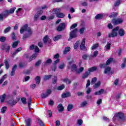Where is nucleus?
Returning <instances> with one entry per match:
<instances>
[{
	"label": "nucleus",
	"instance_id": "obj_1",
	"mask_svg": "<svg viewBox=\"0 0 126 126\" xmlns=\"http://www.w3.org/2000/svg\"><path fill=\"white\" fill-rule=\"evenodd\" d=\"M26 32L23 36V40H25V39H28V38H30V37H31V35H32V33H33L31 28L28 27V25L27 24L24 25L20 30V32L21 34H23V33H24V32Z\"/></svg>",
	"mask_w": 126,
	"mask_h": 126
},
{
	"label": "nucleus",
	"instance_id": "obj_2",
	"mask_svg": "<svg viewBox=\"0 0 126 126\" xmlns=\"http://www.w3.org/2000/svg\"><path fill=\"white\" fill-rule=\"evenodd\" d=\"M77 31H78V29L76 28L69 32V37L68 39V41H70V40L72 39L76 38V37H77Z\"/></svg>",
	"mask_w": 126,
	"mask_h": 126
},
{
	"label": "nucleus",
	"instance_id": "obj_3",
	"mask_svg": "<svg viewBox=\"0 0 126 126\" xmlns=\"http://www.w3.org/2000/svg\"><path fill=\"white\" fill-rule=\"evenodd\" d=\"M119 30H120V27H116L113 30H112L111 33L108 34V37L109 38H114V37H117L118 35V32H117Z\"/></svg>",
	"mask_w": 126,
	"mask_h": 126
},
{
	"label": "nucleus",
	"instance_id": "obj_4",
	"mask_svg": "<svg viewBox=\"0 0 126 126\" xmlns=\"http://www.w3.org/2000/svg\"><path fill=\"white\" fill-rule=\"evenodd\" d=\"M116 118L119 119L120 121H125V120H126V117H125L124 114L121 113H118L115 114L113 118V121H115Z\"/></svg>",
	"mask_w": 126,
	"mask_h": 126
},
{
	"label": "nucleus",
	"instance_id": "obj_5",
	"mask_svg": "<svg viewBox=\"0 0 126 126\" xmlns=\"http://www.w3.org/2000/svg\"><path fill=\"white\" fill-rule=\"evenodd\" d=\"M71 63H72L71 62H69L68 63V65L67 66L68 69H69V68L71 67V71L73 72H74V71L76 72L77 70V66H76V64H73L71 65Z\"/></svg>",
	"mask_w": 126,
	"mask_h": 126
},
{
	"label": "nucleus",
	"instance_id": "obj_6",
	"mask_svg": "<svg viewBox=\"0 0 126 126\" xmlns=\"http://www.w3.org/2000/svg\"><path fill=\"white\" fill-rule=\"evenodd\" d=\"M1 49L2 51H5L6 53H9L10 46L6 43H3L1 45Z\"/></svg>",
	"mask_w": 126,
	"mask_h": 126
},
{
	"label": "nucleus",
	"instance_id": "obj_7",
	"mask_svg": "<svg viewBox=\"0 0 126 126\" xmlns=\"http://www.w3.org/2000/svg\"><path fill=\"white\" fill-rule=\"evenodd\" d=\"M52 94V90L51 89L47 90L46 93H42L41 94L40 96L41 99H45L49 95Z\"/></svg>",
	"mask_w": 126,
	"mask_h": 126
},
{
	"label": "nucleus",
	"instance_id": "obj_8",
	"mask_svg": "<svg viewBox=\"0 0 126 126\" xmlns=\"http://www.w3.org/2000/svg\"><path fill=\"white\" fill-rule=\"evenodd\" d=\"M124 22V20L122 18H114L112 20V23L114 25H118L119 24H122Z\"/></svg>",
	"mask_w": 126,
	"mask_h": 126
},
{
	"label": "nucleus",
	"instance_id": "obj_9",
	"mask_svg": "<svg viewBox=\"0 0 126 126\" xmlns=\"http://www.w3.org/2000/svg\"><path fill=\"white\" fill-rule=\"evenodd\" d=\"M86 39L85 38H83L81 43V45L80 46V49L81 51H87V48H86V46H85V40Z\"/></svg>",
	"mask_w": 126,
	"mask_h": 126
},
{
	"label": "nucleus",
	"instance_id": "obj_10",
	"mask_svg": "<svg viewBox=\"0 0 126 126\" xmlns=\"http://www.w3.org/2000/svg\"><path fill=\"white\" fill-rule=\"evenodd\" d=\"M65 29V23H61L57 28V31L59 32H61V31H63Z\"/></svg>",
	"mask_w": 126,
	"mask_h": 126
},
{
	"label": "nucleus",
	"instance_id": "obj_11",
	"mask_svg": "<svg viewBox=\"0 0 126 126\" xmlns=\"http://www.w3.org/2000/svg\"><path fill=\"white\" fill-rule=\"evenodd\" d=\"M43 14V10H40L39 11L37 12L34 16V20L37 21L39 19V17L41 16V15Z\"/></svg>",
	"mask_w": 126,
	"mask_h": 126
},
{
	"label": "nucleus",
	"instance_id": "obj_12",
	"mask_svg": "<svg viewBox=\"0 0 126 126\" xmlns=\"http://www.w3.org/2000/svg\"><path fill=\"white\" fill-rule=\"evenodd\" d=\"M61 97L63 98H68V97H71V94L69 92H66L62 94Z\"/></svg>",
	"mask_w": 126,
	"mask_h": 126
},
{
	"label": "nucleus",
	"instance_id": "obj_13",
	"mask_svg": "<svg viewBox=\"0 0 126 126\" xmlns=\"http://www.w3.org/2000/svg\"><path fill=\"white\" fill-rule=\"evenodd\" d=\"M8 105L12 107L13 106H15L17 103V101L16 100H14V99H12L7 101Z\"/></svg>",
	"mask_w": 126,
	"mask_h": 126
},
{
	"label": "nucleus",
	"instance_id": "obj_14",
	"mask_svg": "<svg viewBox=\"0 0 126 126\" xmlns=\"http://www.w3.org/2000/svg\"><path fill=\"white\" fill-rule=\"evenodd\" d=\"M16 68H17V65L15 64L12 68V70L10 73L11 76H14V74H15V71L16 70Z\"/></svg>",
	"mask_w": 126,
	"mask_h": 126
},
{
	"label": "nucleus",
	"instance_id": "obj_15",
	"mask_svg": "<svg viewBox=\"0 0 126 126\" xmlns=\"http://www.w3.org/2000/svg\"><path fill=\"white\" fill-rule=\"evenodd\" d=\"M111 67L110 66H107L105 68L103 72L104 74H110V73H111Z\"/></svg>",
	"mask_w": 126,
	"mask_h": 126
},
{
	"label": "nucleus",
	"instance_id": "obj_16",
	"mask_svg": "<svg viewBox=\"0 0 126 126\" xmlns=\"http://www.w3.org/2000/svg\"><path fill=\"white\" fill-rule=\"evenodd\" d=\"M53 63V61H52V59H48L47 60L43 63L44 66H47V65H49L51 64V63Z\"/></svg>",
	"mask_w": 126,
	"mask_h": 126
},
{
	"label": "nucleus",
	"instance_id": "obj_17",
	"mask_svg": "<svg viewBox=\"0 0 126 126\" xmlns=\"http://www.w3.org/2000/svg\"><path fill=\"white\" fill-rule=\"evenodd\" d=\"M21 51H22V48L20 47L17 49L14 52L12 53V56L13 58H14V56H15V55H16V54L19 53V52Z\"/></svg>",
	"mask_w": 126,
	"mask_h": 126
},
{
	"label": "nucleus",
	"instance_id": "obj_18",
	"mask_svg": "<svg viewBox=\"0 0 126 126\" xmlns=\"http://www.w3.org/2000/svg\"><path fill=\"white\" fill-rule=\"evenodd\" d=\"M57 109L58 110V112H63V110H64V108L62 103L59 104L57 106Z\"/></svg>",
	"mask_w": 126,
	"mask_h": 126
},
{
	"label": "nucleus",
	"instance_id": "obj_19",
	"mask_svg": "<svg viewBox=\"0 0 126 126\" xmlns=\"http://www.w3.org/2000/svg\"><path fill=\"white\" fill-rule=\"evenodd\" d=\"M104 17V15L103 14H98L97 15H96L95 16V19H96V20H100L101 19H103V18Z\"/></svg>",
	"mask_w": 126,
	"mask_h": 126
},
{
	"label": "nucleus",
	"instance_id": "obj_20",
	"mask_svg": "<svg viewBox=\"0 0 126 126\" xmlns=\"http://www.w3.org/2000/svg\"><path fill=\"white\" fill-rule=\"evenodd\" d=\"M90 74V72L89 71H86L85 73H84L82 76V78L83 79H85V78H87L88 76Z\"/></svg>",
	"mask_w": 126,
	"mask_h": 126
},
{
	"label": "nucleus",
	"instance_id": "obj_21",
	"mask_svg": "<svg viewBox=\"0 0 126 126\" xmlns=\"http://www.w3.org/2000/svg\"><path fill=\"white\" fill-rule=\"evenodd\" d=\"M119 34L121 36L123 37V36H125V30L123 29H121L118 31Z\"/></svg>",
	"mask_w": 126,
	"mask_h": 126
},
{
	"label": "nucleus",
	"instance_id": "obj_22",
	"mask_svg": "<svg viewBox=\"0 0 126 126\" xmlns=\"http://www.w3.org/2000/svg\"><path fill=\"white\" fill-rule=\"evenodd\" d=\"M83 70H84V67H80L78 70H77V71H76V73L77 74H80V73L83 72Z\"/></svg>",
	"mask_w": 126,
	"mask_h": 126
},
{
	"label": "nucleus",
	"instance_id": "obj_23",
	"mask_svg": "<svg viewBox=\"0 0 126 126\" xmlns=\"http://www.w3.org/2000/svg\"><path fill=\"white\" fill-rule=\"evenodd\" d=\"M105 92V90L103 89H101L98 92H96L94 93V95H101V94H103Z\"/></svg>",
	"mask_w": 126,
	"mask_h": 126
},
{
	"label": "nucleus",
	"instance_id": "obj_24",
	"mask_svg": "<svg viewBox=\"0 0 126 126\" xmlns=\"http://www.w3.org/2000/svg\"><path fill=\"white\" fill-rule=\"evenodd\" d=\"M9 15V13L8 12V10H6L2 13V15H3V17H5V18H6Z\"/></svg>",
	"mask_w": 126,
	"mask_h": 126
},
{
	"label": "nucleus",
	"instance_id": "obj_25",
	"mask_svg": "<svg viewBox=\"0 0 126 126\" xmlns=\"http://www.w3.org/2000/svg\"><path fill=\"white\" fill-rule=\"evenodd\" d=\"M100 85H101V82L98 81L94 85V89H97V88H99V87H100Z\"/></svg>",
	"mask_w": 126,
	"mask_h": 126
},
{
	"label": "nucleus",
	"instance_id": "obj_26",
	"mask_svg": "<svg viewBox=\"0 0 126 126\" xmlns=\"http://www.w3.org/2000/svg\"><path fill=\"white\" fill-rule=\"evenodd\" d=\"M18 44H19V41H16L14 42L12 44V48H13V49H15V48L18 46Z\"/></svg>",
	"mask_w": 126,
	"mask_h": 126
},
{
	"label": "nucleus",
	"instance_id": "obj_27",
	"mask_svg": "<svg viewBox=\"0 0 126 126\" xmlns=\"http://www.w3.org/2000/svg\"><path fill=\"white\" fill-rule=\"evenodd\" d=\"M52 78V75H44L43 76V80L44 81H46V80H49V79H51Z\"/></svg>",
	"mask_w": 126,
	"mask_h": 126
},
{
	"label": "nucleus",
	"instance_id": "obj_28",
	"mask_svg": "<svg viewBox=\"0 0 126 126\" xmlns=\"http://www.w3.org/2000/svg\"><path fill=\"white\" fill-rule=\"evenodd\" d=\"M69 51H70V47H66L65 48L64 50L63 51V55H66V54H67V53H68V52H69Z\"/></svg>",
	"mask_w": 126,
	"mask_h": 126
},
{
	"label": "nucleus",
	"instance_id": "obj_29",
	"mask_svg": "<svg viewBox=\"0 0 126 126\" xmlns=\"http://www.w3.org/2000/svg\"><path fill=\"white\" fill-rule=\"evenodd\" d=\"M61 11V8H57L56 9H53L52 11L53 13H55L56 14V16Z\"/></svg>",
	"mask_w": 126,
	"mask_h": 126
},
{
	"label": "nucleus",
	"instance_id": "obj_30",
	"mask_svg": "<svg viewBox=\"0 0 126 126\" xmlns=\"http://www.w3.org/2000/svg\"><path fill=\"white\" fill-rule=\"evenodd\" d=\"M97 70V67L93 66L88 69V72L90 73L93 72V71H95V70Z\"/></svg>",
	"mask_w": 126,
	"mask_h": 126
},
{
	"label": "nucleus",
	"instance_id": "obj_31",
	"mask_svg": "<svg viewBox=\"0 0 126 126\" xmlns=\"http://www.w3.org/2000/svg\"><path fill=\"white\" fill-rule=\"evenodd\" d=\"M35 81L36 84H40V82H41V77L38 76L35 77Z\"/></svg>",
	"mask_w": 126,
	"mask_h": 126
},
{
	"label": "nucleus",
	"instance_id": "obj_32",
	"mask_svg": "<svg viewBox=\"0 0 126 126\" xmlns=\"http://www.w3.org/2000/svg\"><path fill=\"white\" fill-rule=\"evenodd\" d=\"M62 37H63V35H57L54 38L53 40L54 42H56V41H58V40H60V39H61Z\"/></svg>",
	"mask_w": 126,
	"mask_h": 126
},
{
	"label": "nucleus",
	"instance_id": "obj_33",
	"mask_svg": "<svg viewBox=\"0 0 126 126\" xmlns=\"http://www.w3.org/2000/svg\"><path fill=\"white\" fill-rule=\"evenodd\" d=\"M64 16H65L64 14L59 12V13L57 14V15L56 16L58 18H63Z\"/></svg>",
	"mask_w": 126,
	"mask_h": 126
},
{
	"label": "nucleus",
	"instance_id": "obj_34",
	"mask_svg": "<svg viewBox=\"0 0 126 126\" xmlns=\"http://www.w3.org/2000/svg\"><path fill=\"white\" fill-rule=\"evenodd\" d=\"M58 81V77L57 76H54V78L52 79V83L53 84H56Z\"/></svg>",
	"mask_w": 126,
	"mask_h": 126
},
{
	"label": "nucleus",
	"instance_id": "obj_35",
	"mask_svg": "<svg viewBox=\"0 0 126 126\" xmlns=\"http://www.w3.org/2000/svg\"><path fill=\"white\" fill-rule=\"evenodd\" d=\"M6 77H7V74H5L2 76V78L0 80V84H1L2 82L4 81V79L6 78Z\"/></svg>",
	"mask_w": 126,
	"mask_h": 126
},
{
	"label": "nucleus",
	"instance_id": "obj_36",
	"mask_svg": "<svg viewBox=\"0 0 126 126\" xmlns=\"http://www.w3.org/2000/svg\"><path fill=\"white\" fill-rule=\"evenodd\" d=\"M49 39V36L46 35L44 38H43V43L45 45L47 44L48 42V40Z\"/></svg>",
	"mask_w": 126,
	"mask_h": 126
},
{
	"label": "nucleus",
	"instance_id": "obj_37",
	"mask_svg": "<svg viewBox=\"0 0 126 126\" xmlns=\"http://www.w3.org/2000/svg\"><path fill=\"white\" fill-rule=\"evenodd\" d=\"M16 9V7H13V8H11L10 10H8V12H9V14L14 13V11H15Z\"/></svg>",
	"mask_w": 126,
	"mask_h": 126
},
{
	"label": "nucleus",
	"instance_id": "obj_38",
	"mask_svg": "<svg viewBox=\"0 0 126 126\" xmlns=\"http://www.w3.org/2000/svg\"><path fill=\"white\" fill-rule=\"evenodd\" d=\"M72 109H73V105H72V104L68 105L67 107V110L68 112H70V111L71 110H72Z\"/></svg>",
	"mask_w": 126,
	"mask_h": 126
},
{
	"label": "nucleus",
	"instance_id": "obj_39",
	"mask_svg": "<svg viewBox=\"0 0 126 126\" xmlns=\"http://www.w3.org/2000/svg\"><path fill=\"white\" fill-rule=\"evenodd\" d=\"M117 16H118V13L115 12V13H112L110 14V15L109 16V17H110L111 18H112L117 17Z\"/></svg>",
	"mask_w": 126,
	"mask_h": 126
},
{
	"label": "nucleus",
	"instance_id": "obj_40",
	"mask_svg": "<svg viewBox=\"0 0 126 126\" xmlns=\"http://www.w3.org/2000/svg\"><path fill=\"white\" fill-rule=\"evenodd\" d=\"M11 30V27L9 26L4 30V33H8Z\"/></svg>",
	"mask_w": 126,
	"mask_h": 126
},
{
	"label": "nucleus",
	"instance_id": "obj_41",
	"mask_svg": "<svg viewBox=\"0 0 126 126\" xmlns=\"http://www.w3.org/2000/svg\"><path fill=\"white\" fill-rule=\"evenodd\" d=\"M4 63H5L6 69H8V68H9V64L8 63V60H4Z\"/></svg>",
	"mask_w": 126,
	"mask_h": 126
},
{
	"label": "nucleus",
	"instance_id": "obj_42",
	"mask_svg": "<svg viewBox=\"0 0 126 126\" xmlns=\"http://www.w3.org/2000/svg\"><path fill=\"white\" fill-rule=\"evenodd\" d=\"M31 126V119L29 118L26 121V126Z\"/></svg>",
	"mask_w": 126,
	"mask_h": 126
},
{
	"label": "nucleus",
	"instance_id": "obj_43",
	"mask_svg": "<svg viewBox=\"0 0 126 126\" xmlns=\"http://www.w3.org/2000/svg\"><path fill=\"white\" fill-rule=\"evenodd\" d=\"M96 81H97V78L94 77L92 79V81L91 82V84L93 85V84H95Z\"/></svg>",
	"mask_w": 126,
	"mask_h": 126
},
{
	"label": "nucleus",
	"instance_id": "obj_44",
	"mask_svg": "<svg viewBox=\"0 0 126 126\" xmlns=\"http://www.w3.org/2000/svg\"><path fill=\"white\" fill-rule=\"evenodd\" d=\"M7 109V107L6 106L3 107L1 109V113L2 114H4L5 113V111H6Z\"/></svg>",
	"mask_w": 126,
	"mask_h": 126
},
{
	"label": "nucleus",
	"instance_id": "obj_45",
	"mask_svg": "<svg viewBox=\"0 0 126 126\" xmlns=\"http://www.w3.org/2000/svg\"><path fill=\"white\" fill-rule=\"evenodd\" d=\"M112 62H113V58H111L107 61L106 63V65H109V64H110Z\"/></svg>",
	"mask_w": 126,
	"mask_h": 126
},
{
	"label": "nucleus",
	"instance_id": "obj_46",
	"mask_svg": "<svg viewBox=\"0 0 126 126\" xmlns=\"http://www.w3.org/2000/svg\"><path fill=\"white\" fill-rule=\"evenodd\" d=\"M5 94H3L1 95V97L0 96V98H1V103H3L4 102V99H5Z\"/></svg>",
	"mask_w": 126,
	"mask_h": 126
},
{
	"label": "nucleus",
	"instance_id": "obj_47",
	"mask_svg": "<svg viewBox=\"0 0 126 126\" xmlns=\"http://www.w3.org/2000/svg\"><path fill=\"white\" fill-rule=\"evenodd\" d=\"M85 29H86L84 27L80 29L79 31L80 34H83L84 33V31H85Z\"/></svg>",
	"mask_w": 126,
	"mask_h": 126
},
{
	"label": "nucleus",
	"instance_id": "obj_48",
	"mask_svg": "<svg viewBox=\"0 0 126 126\" xmlns=\"http://www.w3.org/2000/svg\"><path fill=\"white\" fill-rule=\"evenodd\" d=\"M105 48H106V51L111 50V43H108L105 46Z\"/></svg>",
	"mask_w": 126,
	"mask_h": 126
},
{
	"label": "nucleus",
	"instance_id": "obj_49",
	"mask_svg": "<svg viewBox=\"0 0 126 126\" xmlns=\"http://www.w3.org/2000/svg\"><path fill=\"white\" fill-rule=\"evenodd\" d=\"M5 40H6V38L4 36H1L0 37V42H1V43L5 42Z\"/></svg>",
	"mask_w": 126,
	"mask_h": 126
},
{
	"label": "nucleus",
	"instance_id": "obj_50",
	"mask_svg": "<svg viewBox=\"0 0 126 126\" xmlns=\"http://www.w3.org/2000/svg\"><path fill=\"white\" fill-rule=\"evenodd\" d=\"M80 105H81V107L82 108H83V107H85V106H86V105H87V101H83V102H82L81 103Z\"/></svg>",
	"mask_w": 126,
	"mask_h": 126
},
{
	"label": "nucleus",
	"instance_id": "obj_51",
	"mask_svg": "<svg viewBox=\"0 0 126 126\" xmlns=\"http://www.w3.org/2000/svg\"><path fill=\"white\" fill-rule=\"evenodd\" d=\"M26 65L25 63H20L19 64V66L20 68H23L24 67H25Z\"/></svg>",
	"mask_w": 126,
	"mask_h": 126
},
{
	"label": "nucleus",
	"instance_id": "obj_52",
	"mask_svg": "<svg viewBox=\"0 0 126 126\" xmlns=\"http://www.w3.org/2000/svg\"><path fill=\"white\" fill-rule=\"evenodd\" d=\"M98 56V51H95L94 52L93 55L92 56V58H96Z\"/></svg>",
	"mask_w": 126,
	"mask_h": 126
},
{
	"label": "nucleus",
	"instance_id": "obj_53",
	"mask_svg": "<svg viewBox=\"0 0 126 126\" xmlns=\"http://www.w3.org/2000/svg\"><path fill=\"white\" fill-rule=\"evenodd\" d=\"M42 63V60H38L35 64V66H39Z\"/></svg>",
	"mask_w": 126,
	"mask_h": 126
},
{
	"label": "nucleus",
	"instance_id": "obj_54",
	"mask_svg": "<svg viewBox=\"0 0 126 126\" xmlns=\"http://www.w3.org/2000/svg\"><path fill=\"white\" fill-rule=\"evenodd\" d=\"M77 125H79V126H81V125L83 124V121L81 119H79L77 120Z\"/></svg>",
	"mask_w": 126,
	"mask_h": 126
},
{
	"label": "nucleus",
	"instance_id": "obj_55",
	"mask_svg": "<svg viewBox=\"0 0 126 126\" xmlns=\"http://www.w3.org/2000/svg\"><path fill=\"white\" fill-rule=\"evenodd\" d=\"M121 4V1L120 0H118L115 2L114 3V6H119Z\"/></svg>",
	"mask_w": 126,
	"mask_h": 126
},
{
	"label": "nucleus",
	"instance_id": "obj_56",
	"mask_svg": "<svg viewBox=\"0 0 126 126\" xmlns=\"http://www.w3.org/2000/svg\"><path fill=\"white\" fill-rule=\"evenodd\" d=\"M21 101H22L23 104H24L25 105H26V104H27V102H26V98H25V97L22 98Z\"/></svg>",
	"mask_w": 126,
	"mask_h": 126
},
{
	"label": "nucleus",
	"instance_id": "obj_57",
	"mask_svg": "<svg viewBox=\"0 0 126 126\" xmlns=\"http://www.w3.org/2000/svg\"><path fill=\"white\" fill-rule=\"evenodd\" d=\"M98 47H99V44L97 43L96 44H94L92 46V50H95V49H96V48H98Z\"/></svg>",
	"mask_w": 126,
	"mask_h": 126
},
{
	"label": "nucleus",
	"instance_id": "obj_58",
	"mask_svg": "<svg viewBox=\"0 0 126 126\" xmlns=\"http://www.w3.org/2000/svg\"><path fill=\"white\" fill-rule=\"evenodd\" d=\"M64 82H66L68 84H70L71 83V81L68 79H64L63 80Z\"/></svg>",
	"mask_w": 126,
	"mask_h": 126
},
{
	"label": "nucleus",
	"instance_id": "obj_59",
	"mask_svg": "<svg viewBox=\"0 0 126 126\" xmlns=\"http://www.w3.org/2000/svg\"><path fill=\"white\" fill-rule=\"evenodd\" d=\"M99 66H100V68H106V67H107L106 63L105 64H100L99 65Z\"/></svg>",
	"mask_w": 126,
	"mask_h": 126
},
{
	"label": "nucleus",
	"instance_id": "obj_60",
	"mask_svg": "<svg viewBox=\"0 0 126 126\" xmlns=\"http://www.w3.org/2000/svg\"><path fill=\"white\" fill-rule=\"evenodd\" d=\"M78 44H79V41H77L74 45V49H77L78 48Z\"/></svg>",
	"mask_w": 126,
	"mask_h": 126
},
{
	"label": "nucleus",
	"instance_id": "obj_61",
	"mask_svg": "<svg viewBox=\"0 0 126 126\" xmlns=\"http://www.w3.org/2000/svg\"><path fill=\"white\" fill-rule=\"evenodd\" d=\"M76 27H77V24H73L70 28V29H74V28H76Z\"/></svg>",
	"mask_w": 126,
	"mask_h": 126
},
{
	"label": "nucleus",
	"instance_id": "obj_62",
	"mask_svg": "<svg viewBox=\"0 0 126 126\" xmlns=\"http://www.w3.org/2000/svg\"><path fill=\"white\" fill-rule=\"evenodd\" d=\"M38 123L40 126H45L44 125V123H43V121L42 120L38 119Z\"/></svg>",
	"mask_w": 126,
	"mask_h": 126
},
{
	"label": "nucleus",
	"instance_id": "obj_63",
	"mask_svg": "<svg viewBox=\"0 0 126 126\" xmlns=\"http://www.w3.org/2000/svg\"><path fill=\"white\" fill-rule=\"evenodd\" d=\"M87 58H88V55L87 54H85L82 56L83 60L86 61V60H87Z\"/></svg>",
	"mask_w": 126,
	"mask_h": 126
},
{
	"label": "nucleus",
	"instance_id": "obj_64",
	"mask_svg": "<svg viewBox=\"0 0 126 126\" xmlns=\"http://www.w3.org/2000/svg\"><path fill=\"white\" fill-rule=\"evenodd\" d=\"M64 88V85H62V86H60L58 87V90H63Z\"/></svg>",
	"mask_w": 126,
	"mask_h": 126
}]
</instances>
